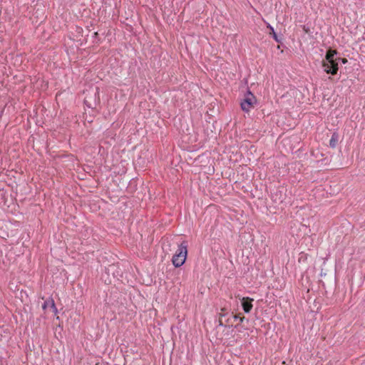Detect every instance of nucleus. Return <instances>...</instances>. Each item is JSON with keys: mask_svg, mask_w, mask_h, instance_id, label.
Listing matches in <instances>:
<instances>
[{"mask_svg": "<svg viewBox=\"0 0 365 365\" xmlns=\"http://www.w3.org/2000/svg\"><path fill=\"white\" fill-rule=\"evenodd\" d=\"M187 257V242L182 241L178 245L175 254L173 256L172 262L175 267H180L184 264Z\"/></svg>", "mask_w": 365, "mask_h": 365, "instance_id": "1", "label": "nucleus"}, {"mask_svg": "<svg viewBox=\"0 0 365 365\" xmlns=\"http://www.w3.org/2000/svg\"><path fill=\"white\" fill-rule=\"evenodd\" d=\"M257 103V98L251 91L247 88L245 93L244 98L240 103L241 109L245 112L250 111V108H254V106Z\"/></svg>", "mask_w": 365, "mask_h": 365, "instance_id": "2", "label": "nucleus"}, {"mask_svg": "<svg viewBox=\"0 0 365 365\" xmlns=\"http://www.w3.org/2000/svg\"><path fill=\"white\" fill-rule=\"evenodd\" d=\"M322 66L324 68V71L332 76L337 74L339 71V61L338 58H336L334 59L330 60V61H322Z\"/></svg>", "mask_w": 365, "mask_h": 365, "instance_id": "3", "label": "nucleus"}, {"mask_svg": "<svg viewBox=\"0 0 365 365\" xmlns=\"http://www.w3.org/2000/svg\"><path fill=\"white\" fill-rule=\"evenodd\" d=\"M100 102L98 88H96L93 93H88L84 99V104L90 108H95L97 104Z\"/></svg>", "mask_w": 365, "mask_h": 365, "instance_id": "4", "label": "nucleus"}, {"mask_svg": "<svg viewBox=\"0 0 365 365\" xmlns=\"http://www.w3.org/2000/svg\"><path fill=\"white\" fill-rule=\"evenodd\" d=\"M345 28L343 27L342 29H346L347 31L350 32V34H353L354 36H357L359 39L360 36L365 31V26L364 24H344Z\"/></svg>", "mask_w": 365, "mask_h": 365, "instance_id": "5", "label": "nucleus"}, {"mask_svg": "<svg viewBox=\"0 0 365 365\" xmlns=\"http://www.w3.org/2000/svg\"><path fill=\"white\" fill-rule=\"evenodd\" d=\"M300 26L304 34H307L312 38H315L320 30V27L316 26L315 24H301Z\"/></svg>", "mask_w": 365, "mask_h": 365, "instance_id": "6", "label": "nucleus"}, {"mask_svg": "<svg viewBox=\"0 0 365 365\" xmlns=\"http://www.w3.org/2000/svg\"><path fill=\"white\" fill-rule=\"evenodd\" d=\"M252 302L253 299L248 297H242V299H241L242 307L245 313H250V311L252 310L253 307Z\"/></svg>", "mask_w": 365, "mask_h": 365, "instance_id": "7", "label": "nucleus"}, {"mask_svg": "<svg viewBox=\"0 0 365 365\" xmlns=\"http://www.w3.org/2000/svg\"><path fill=\"white\" fill-rule=\"evenodd\" d=\"M267 27L269 29V34L272 35V38L277 43H281L283 39L282 35L278 34L271 24H267Z\"/></svg>", "mask_w": 365, "mask_h": 365, "instance_id": "8", "label": "nucleus"}, {"mask_svg": "<svg viewBox=\"0 0 365 365\" xmlns=\"http://www.w3.org/2000/svg\"><path fill=\"white\" fill-rule=\"evenodd\" d=\"M271 197L272 201L275 203H282L284 200L282 192L278 190H277L274 192L271 193Z\"/></svg>", "mask_w": 365, "mask_h": 365, "instance_id": "9", "label": "nucleus"}, {"mask_svg": "<svg viewBox=\"0 0 365 365\" xmlns=\"http://www.w3.org/2000/svg\"><path fill=\"white\" fill-rule=\"evenodd\" d=\"M337 53L338 52L336 50L329 47L326 51L325 59L323 61H330V60L336 58L335 56H336Z\"/></svg>", "mask_w": 365, "mask_h": 365, "instance_id": "10", "label": "nucleus"}, {"mask_svg": "<svg viewBox=\"0 0 365 365\" xmlns=\"http://www.w3.org/2000/svg\"><path fill=\"white\" fill-rule=\"evenodd\" d=\"M338 143V135L334 133H333L330 140H329V146L332 148H334Z\"/></svg>", "mask_w": 365, "mask_h": 365, "instance_id": "11", "label": "nucleus"}, {"mask_svg": "<svg viewBox=\"0 0 365 365\" xmlns=\"http://www.w3.org/2000/svg\"><path fill=\"white\" fill-rule=\"evenodd\" d=\"M49 307L51 308V309L55 314H56L58 313V309L56 307V304H55V302L53 298H50V307Z\"/></svg>", "mask_w": 365, "mask_h": 365, "instance_id": "12", "label": "nucleus"}, {"mask_svg": "<svg viewBox=\"0 0 365 365\" xmlns=\"http://www.w3.org/2000/svg\"><path fill=\"white\" fill-rule=\"evenodd\" d=\"M50 298H51V297H48V298L47 299H46V300L44 301V302L43 303V304H42V309H43V310H46L48 307H50Z\"/></svg>", "mask_w": 365, "mask_h": 365, "instance_id": "13", "label": "nucleus"}, {"mask_svg": "<svg viewBox=\"0 0 365 365\" xmlns=\"http://www.w3.org/2000/svg\"><path fill=\"white\" fill-rule=\"evenodd\" d=\"M233 318L235 319V320L239 319L240 322H242L245 319V317L241 314H237L234 315Z\"/></svg>", "mask_w": 365, "mask_h": 365, "instance_id": "14", "label": "nucleus"}, {"mask_svg": "<svg viewBox=\"0 0 365 365\" xmlns=\"http://www.w3.org/2000/svg\"><path fill=\"white\" fill-rule=\"evenodd\" d=\"M338 61L341 62L343 64H346L348 62V60L346 58H340L338 57Z\"/></svg>", "mask_w": 365, "mask_h": 365, "instance_id": "15", "label": "nucleus"}, {"mask_svg": "<svg viewBox=\"0 0 365 365\" xmlns=\"http://www.w3.org/2000/svg\"><path fill=\"white\" fill-rule=\"evenodd\" d=\"M221 311H222V312L220 314V319H222V317H223L226 315L225 313H223V312L226 311L225 308L222 309Z\"/></svg>", "mask_w": 365, "mask_h": 365, "instance_id": "16", "label": "nucleus"}, {"mask_svg": "<svg viewBox=\"0 0 365 365\" xmlns=\"http://www.w3.org/2000/svg\"><path fill=\"white\" fill-rule=\"evenodd\" d=\"M218 326H220V327L225 326L223 322H222V319H219V321H218Z\"/></svg>", "mask_w": 365, "mask_h": 365, "instance_id": "17", "label": "nucleus"}, {"mask_svg": "<svg viewBox=\"0 0 365 365\" xmlns=\"http://www.w3.org/2000/svg\"><path fill=\"white\" fill-rule=\"evenodd\" d=\"M94 34H95V35H96V36H97V35H98V31L95 32Z\"/></svg>", "mask_w": 365, "mask_h": 365, "instance_id": "18", "label": "nucleus"}]
</instances>
